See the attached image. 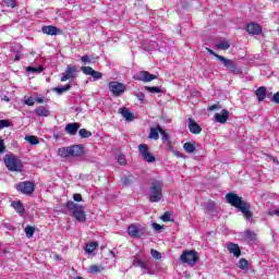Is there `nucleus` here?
Instances as JSON below:
<instances>
[{"label": "nucleus", "mask_w": 279, "mask_h": 279, "mask_svg": "<svg viewBox=\"0 0 279 279\" xmlns=\"http://www.w3.org/2000/svg\"><path fill=\"white\" fill-rule=\"evenodd\" d=\"M81 71L84 73V75H93V72L95 71L93 68L90 66H82Z\"/></svg>", "instance_id": "ea45409f"}, {"label": "nucleus", "mask_w": 279, "mask_h": 279, "mask_svg": "<svg viewBox=\"0 0 279 279\" xmlns=\"http://www.w3.org/2000/svg\"><path fill=\"white\" fill-rule=\"evenodd\" d=\"M16 191L19 193H22L23 195H32L35 191V185L33 182L29 181H23L15 185Z\"/></svg>", "instance_id": "0eeeda50"}, {"label": "nucleus", "mask_w": 279, "mask_h": 279, "mask_svg": "<svg viewBox=\"0 0 279 279\" xmlns=\"http://www.w3.org/2000/svg\"><path fill=\"white\" fill-rule=\"evenodd\" d=\"M162 181H154L149 187V202L156 204L162 199Z\"/></svg>", "instance_id": "7ed1b4c3"}, {"label": "nucleus", "mask_w": 279, "mask_h": 279, "mask_svg": "<svg viewBox=\"0 0 279 279\" xmlns=\"http://www.w3.org/2000/svg\"><path fill=\"white\" fill-rule=\"evenodd\" d=\"M35 231H36V229H34V227H26L25 234H26L27 239H32V236H34Z\"/></svg>", "instance_id": "58836bf2"}, {"label": "nucleus", "mask_w": 279, "mask_h": 279, "mask_svg": "<svg viewBox=\"0 0 279 279\" xmlns=\"http://www.w3.org/2000/svg\"><path fill=\"white\" fill-rule=\"evenodd\" d=\"M161 138L162 141L169 142V134H167V132H165V130L161 129Z\"/></svg>", "instance_id": "3c124183"}, {"label": "nucleus", "mask_w": 279, "mask_h": 279, "mask_svg": "<svg viewBox=\"0 0 279 279\" xmlns=\"http://www.w3.org/2000/svg\"><path fill=\"white\" fill-rule=\"evenodd\" d=\"M183 149L187 153V154H193V151H195V144L187 142L183 145Z\"/></svg>", "instance_id": "c756f323"}, {"label": "nucleus", "mask_w": 279, "mask_h": 279, "mask_svg": "<svg viewBox=\"0 0 279 279\" xmlns=\"http://www.w3.org/2000/svg\"><path fill=\"white\" fill-rule=\"evenodd\" d=\"M56 260H60V255L54 256Z\"/></svg>", "instance_id": "052dcab7"}, {"label": "nucleus", "mask_w": 279, "mask_h": 279, "mask_svg": "<svg viewBox=\"0 0 279 279\" xmlns=\"http://www.w3.org/2000/svg\"><path fill=\"white\" fill-rule=\"evenodd\" d=\"M73 199L74 202H82V194H74Z\"/></svg>", "instance_id": "5fc2aeb1"}, {"label": "nucleus", "mask_w": 279, "mask_h": 279, "mask_svg": "<svg viewBox=\"0 0 279 279\" xmlns=\"http://www.w3.org/2000/svg\"><path fill=\"white\" fill-rule=\"evenodd\" d=\"M58 155L61 156V158H69L71 156L70 147L59 148Z\"/></svg>", "instance_id": "cd10ccee"}, {"label": "nucleus", "mask_w": 279, "mask_h": 279, "mask_svg": "<svg viewBox=\"0 0 279 279\" xmlns=\"http://www.w3.org/2000/svg\"><path fill=\"white\" fill-rule=\"evenodd\" d=\"M180 260L185 265H190V267H194L195 263L199 260V257L197 256V252L195 251H183L180 256Z\"/></svg>", "instance_id": "39448f33"}, {"label": "nucleus", "mask_w": 279, "mask_h": 279, "mask_svg": "<svg viewBox=\"0 0 279 279\" xmlns=\"http://www.w3.org/2000/svg\"><path fill=\"white\" fill-rule=\"evenodd\" d=\"M118 162L119 165H125L126 160H125V155H119L118 156Z\"/></svg>", "instance_id": "09e8293b"}, {"label": "nucleus", "mask_w": 279, "mask_h": 279, "mask_svg": "<svg viewBox=\"0 0 279 279\" xmlns=\"http://www.w3.org/2000/svg\"><path fill=\"white\" fill-rule=\"evenodd\" d=\"M92 77L94 80H101V77H104V74H101V72H97L94 70V72H92Z\"/></svg>", "instance_id": "37998d69"}, {"label": "nucleus", "mask_w": 279, "mask_h": 279, "mask_svg": "<svg viewBox=\"0 0 279 279\" xmlns=\"http://www.w3.org/2000/svg\"><path fill=\"white\" fill-rule=\"evenodd\" d=\"M78 134L82 138H90V136H93V133H90V131L86 130V129H81L78 131Z\"/></svg>", "instance_id": "2f4dec72"}, {"label": "nucleus", "mask_w": 279, "mask_h": 279, "mask_svg": "<svg viewBox=\"0 0 279 279\" xmlns=\"http://www.w3.org/2000/svg\"><path fill=\"white\" fill-rule=\"evenodd\" d=\"M246 32L253 36H258L263 32V28L257 23H251L246 26Z\"/></svg>", "instance_id": "dca6fc26"}, {"label": "nucleus", "mask_w": 279, "mask_h": 279, "mask_svg": "<svg viewBox=\"0 0 279 279\" xmlns=\"http://www.w3.org/2000/svg\"><path fill=\"white\" fill-rule=\"evenodd\" d=\"M144 260H142V259H134L133 260V267H140V268H142V267H144Z\"/></svg>", "instance_id": "79ce46f5"}, {"label": "nucleus", "mask_w": 279, "mask_h": 279, "mask_svg": "<svg viewBox=\"0 0 279 279\" xmlns=\"http://www.w3.org/2000/svg\"><path fill=\"white\" fill-rule=\"evenodd\" d=\"M207 210H209L210 213H217V204L213 201H209L207 203Z\"/></svg>", "instance_id": "e433bc0d"}, {"label": "nucleus", "mask_w": 279, "mask_h": 279, "mask_svg": "<svg viewBox=\"0 0 279 279\" xmlns=\"http://www.w3.org/2000/svg\"><path fill=\"white\" fill-rule=\"evenodd\" d=\"M4 165L9 171H22L23 169V162L14 155H5Z\"/></svg>", "instance_id": "20e7f679"}, {"label": "nucleus", "mask_w": 279, "mask_h": 279, "mask_svg": "<svg viewBox=\"0 0 279 279\" xmlns=\"http://www.w3.org/2000/svg\"><path fill=\"white\" fill-rule=\"evenodd\" d=\"M36 101H37V104H44L45 99L38 97V98H36Z\"/></svg>", "instance_id": "bf43d9fd"}, {"label": "nucleus", "mask_w": 279, "mask_h": 279, "mask_svg": "<svg viewBox=\"0 0 279 279\" xmlns=\"http://www.w3.org/2000/svg\"><path fill=\"white\" fill-rule=\"evenodd\" d=\"M11 206L12 208H14V210H16V213H19V215H23V213H25V207L23 206V203H21V201L13 202Z\"/></svg>", "instance_id": "5701e85b"}, {"label": "nucleus", "mask_w": 279, "mask_h": 279, "mask_svg": "<svg viewBox=\"0 0 279 279\" xmlns=\"http://www.w3.org/2000/svg\"><path fill=\"white\" fill-rule=\"evenodd\" d=\"M138 151L145 162H156V156L149 153L147 144H140Z\"/></svg>", "instance_id": "1a4fd4ad"}, {"label": "nucleus", "mask_w": 279, "mask_h": 279, "mask_svg": "<svg viewBox=\"0 0 279 279\" xmlns=\"http://www.w3.org/2000/svg\"><path fill=\"white\" fill-rule=\"evenodd\" d=\"M37 117H49V111L47 108L40 106L35 110Z\"/></svg>", "instance_id": "c85d7f7f"}, {"label": "nucleus", "mask_w": 279, "mask_h": 279, "mask_svg": "<svg viewBox=\"0 0 279 279\" xmlns=\"http://www.w3.org/2000/svg\"><path fill=\"white\" fill-rule=\"evenodd\" d=\"M41 32L44 34H47V36H58L62 34V31H60L58 27L49 25V26H44L41 28Z\"/></svg>", "instance_id": "2eb2a0df"}, {"label": "nucleus", "mask_w": 279, "mask_h": 279, "mask_svg": "<svg viewBox=\"0 0 279 279\" xmlns=\"http://www.w3.org/2000/svg\"><path fill=\"white\" fill-rule=\"evenodd\" d=\"M135 97L138 99V101H145V94L143 92L135 94Z\"/></svg>", "instance_id": "de8ad7c7"}, {"label": "nucleus", "mask_w": 279, "mask_h": 279, "mask_svg": "<svg viewBox=\"0 0 279 279\" xmlns=\"http://www.w3.org/2000/svg\"><path fill=\"white\" fill-rule=\"evenodd\" d=\"M276 215L279 217V210L276 211Z\"/></svg>", "instance_id": "0e129e2a"}, {"label": "nucleus", "mask_w": 279, "mask_h": 279, "mask_svg": "<svg viewBox=\"0 0 279 279\" xmlns=\"http://www.w3.org/2000/svg\"><path fill=\"white\" fill-rule=\"evenodd\" d=\"M174 154H175V156H179V157H180V154H179L178 151H175Z\"/></svg>", "instance_id": "e2e57ef3"}, {"label": "nucleus", "mask_w": 279, "mask_h": 279, "mask_svg": "<svg viewBox=\"0 0 279 279\" xmlns=\"http://www.w3.org/2000/svg\"><path fill=\"white\" fill-rule=\"evenodd\" d=\"M142 274H148V276H154V270H151V268H149V266L147 264H145L144 262V266L141 267Z\"/></svg>", "instance_id": "72a5a7b5"}, {"label": "nucleus", "mask_w": 279, "mask_h": 279, "mask_svg": "<svg viewBox=\"0 0 279 279\" xmlns=\"http://www.w3.org/2000/svg\"><path fill=\"white\" fill-rule=\"evenodd\" d=\"M26 71H27V73H43L44 68H43V65H39L37 68L36 66H27Z\"/></svg>", "instance_id": "7c9ffc66"}, {"label": "nucleus", "mask_w": 279, "mask_h": 279, "mask_svg": "<svg viewBox=\"0 0 279 279\" xmlns=\"http://www.w3.org/2000/svg\"><path fill=\"white\" fill-rule=\"evenodd\" d=\"M81 61L83 62V64H90L92 60L90 57H88V54H85L81 58Z\"/></svg>", "instance_id": "c03bdc74"}, {"label": "nucleus", "mask_w": 279, "mask_h": 279, "mask_svg": "<svg viewBox=\"0 0 279 279\" xmlns=\"http://www.w3.org/2000/svg\"><path fill=\"white\" fill-rule=\"evenodd\" d=\"M26 106H34V98L29 97L25 100Z\"/></svg>", "instance_id": "864d4df0"}, {"label": "nucleus", "mask_w": 279, "mask_h": 279, "mask_svg": "<svg viewBox=\"0 0 279 279\" xmlns=\"http://www.w3.org/2000/svg\"><path fill=\"white\" fill-rule=\"evenodd\" d=\"M272 101H275V104H279V92L274 95Z\"/></svg>", "instance_id": "4d7b16f0"}, {"label": "nucleus", "mask_w": 279, "mask_h": 279, "mask_svg": "<svg viewBox=\"0 0 279 279\" xmlns=\"http://www.w3.org/2000/svg\"><path fill=\"white\" fill-rule=\"evenodd\" d=\"M4 100H5V101H10V98L5 97Z\"/></svg>", "instance_id": "680f3d73"}, {"label": "nucleus", "mask_w": 279, "mask_h": 279, "mask_svg": "<svg viewBox=\"0 0 279 279\" xmlns=\"http://www.w3.org/2000/svg\"><path fill=\"white\" fill-rule=\"evenodd\" d=\"M134 80H136L137 82L147 83V82H153V80H158V76L147 71H141L134 75Z\"/></svg>", "instance_id": "f8f14e48"}, {"label": "nucleus", "mask_w": 279, "mask_h": 279, "mask_svg": "<svg viewBox=\"0 0 279 279\" xmlns=\"http://www.w3.org/2000/svg\"><path fill=\"white\" fill-rule=\"evenodd\" d=\"M120 113L122 114L123 118H125L126 121H134V114L130 112V109L122 108L120 109Z\"/></svg>", "instance_id": "4be33fe9"}, {"label": "nucleus", "mask_w": 279, "mask_h": 279, "mask_svg": "<svg viewBox=\"0 0 279 279\" xmlns=\"http://www.w3.org/2000/svg\"><path fill=\"white\" fill-rule=\"evenodd\" d=\"M162 221H171V214L168 211L165 213V215L161 216Z\"/></svg>", "instance_id": "8fccbe9b"}, {"label": "nucleus", "mask_w": 279, "mask_h": 279, "mask_svg": "<svg viewBox=\"0 0 279 279\" xmlns=\"http://www.w3.org/2000/svg\"><path fill=\"white\" fill-rule=\"evenodd\" d=\"M128 234L134 239H141L145 234V228L141 227V225H131L128 228Z\"/></svg>", "instance_id": "9b49d317"}, {"label": "nucleus", "mask_w": 279, "mask_h": 279, "mask_svg": "<svg viewBox=\"0 0 279 279\" xmlns=\"http://www.w3.org/2000/svg\"><path fill=\"white\" fill-rule=\"evenodd\" d=\"M187 128L191 134H202V126L193 118L187 119Z\"/></svg>", "instance_id": "ddd939ff"}, {"label": "nucleus", "mask_w": 279, "mask_h": 279, "mask_svg": "<svg viewBox=\"0 0 279 279\" xmlns=\"http://www.w3.org/2000/svg\"><path fill=\"white\" fill-rule=\"evenodd\" d=\"M84 154V147L82 145L70 146V156H82Z\"/></svg>", "instance_id": "aec40b11"}, {"label": "nucleus", "mask_w": 279, "mask_h": 279, "mask_svg": "<svg viewBox=\"0 0 279 279\" xmlns=\"http://www.w3.org/2000/svg\"><path fill=\"white\" fill-rule=\"evenodd\" d=\"M153 228L154 230H156L158 232V230H162V227L156 222L153 223Z\"/></svg>", "instance_id": "6e6d98bb"}, {"label": "nucleus", "mask_w": 279, "mask_h": 279, "mask_svg": "<svg viewBox=\"0 0 279 279\" xmlns=\"http://www.w3.org/2000/svg\"><path fill=\"white\" fill-rule=\"evenodd\" d=\"M5 151V144L3 140L0 137V154H3Z\"/></svg>", "instance_id": "603ef678"}, {"label": "nucleus", "mask_w": 279, "mask_h": 279, "mask_svg": "<svg viewBox=\"0 0 279 279\" xmlns=\"http://www.w3.org/2000/svg\"><path fill=\"white\" fill-rule=\"evenodd\" d=\"M217 108H219L217 105L209 106L208 111L213 112V110H217Z\"/></svg>", "instance_id": "13d9d810"}, {"label": "nucleus", "mask_w": 279, "mask_h": 279, "mask_svg": "<svg viewBox=\"0 0 279 279\" xmlns=\"http://www.w3.org/2000/svg\"><path fill=\"white\" fill-rule=\"evenodd\" d=\"M109 90L113 97H121L125 93V84L119 83L118 81L109 82Z\"/></svg>", "instance_id": "6e6552de"}, {"label": "nucleus", "mask_w": 279, "mask_h": 279, "mask_svg": "<svg viewBox=\"0 0 279 279\" xmlns=\"http://www.w3.org/2000/svg\"><path fill=\"white\" fill-rule=\"evenodd\" d=\"M230 117V111L226 110V109H222L220 111V113H216L214 119L216 121V123H227L228 122V119Z\"/></svg>", "instance_id": "4468645a"}, {"label": "nucleus", "mask_w": 279, "mask_h": 279, "mask_svg": "<svg viewBox=\"0 0 279 279\" xmlns=\"http://www.w3.org/2000/svg\"><path fill=\"white\" fill-rule=\"evenodd\" d=\"M244 239L248 241V243H256V233L247 230L244 232Z\"/></svg>", "instance_id": "a878e982"}, {"label": "nucleus", "mask_w": 279, "mask_h": 279, "mask_svg": "<svg viewBox=\"0 0 279 279\" xmlns=\"http://www.w3.org/2000/svg\"><path fill=\"white\" fill-rule=\"evenodd\" d=\"M145 88L148 93H153V94L162 93V89L159 86H153V87L146 86Z\"/></svg>", "instance_id": "4c0bfd02"}, {"label": "nucleus", "mask_w": 279, "mask_h": 279, "mask_svg": "<svg viewBox=\"0 0 279 279\" xmlns=\"http://www.w3.org/2000/svg\"><path fill=\"white\" fill-rule=\"evenodd\" d=\"M216 49H220L221 51H228L230 49V40L223 39L216 44Z\"/></svg>", "instance_id": "412c9836"}, {"label": "nucleus", "mask_w": 279, "mask_h": 279, "mask_svg": "<svg viewBox=\"0 0 279 279\" xmlns=\"http://www.w3.org/2000/svg\"><path fill=\"white\" fill-rule=\"evenodd\" d=\"M101 271H104V268L101 266L92 265L89 267V274H99Z\"/></svg>", "instance_id": "f704fd0d"}, {"label": "nucleus", "mask_w": 279, "mask_h": 279, "mask_svg": "<svg viewBox=\"0 0 279 279\" xmlns=\"http://www.w3.org/2000/svg\"><path fill=\"white\" fill-rule=\"evenodd\" d=\"M97 247H99V243L89 242L85 246V252H86V254H93V252H95L97 250Z\"/></svg>", "instance_id": "b1692460"}, {"label": "nucleus", "mask_w": 279, "mask_h": 279, "mask_svg": "<svg viewBox=\"0 0 279 279\" xmlns=\"http://www.w3.org/2000/svg\"><path fill=\"white\" fill-rule=\"evenodd\" d=\"M65 206L68 209H70V211L72 213L76 221H80L81 223H84V221H86V214L84 213V206L75 204L73 201H69L65 204Z\"/></svg>", "instance_id": "f03ea898"}, {"label": "nucleus", "mask_w": 279, "mask_h": 279, "mask_svg": "<svg viewBox=\"0 0 279 279\" xmlns=\"http://www.w3.org/2000/svg\"><path fill=\"white\" fill-rule=\"evenodd\" d=\"M25 141L29 143V145H38V137L34 135L25 136Z\"/></svg>", "instance_id": "473e14b6"}, {"label": "nucleus", "mask_w": 279, "mask_h": 279, "mask_svg": "<svg viewBox=\"0 0 279 279\" xmlns=\"http://www.w3.org/2000/svg\"><path fill=\"white\" fill-rule=\"evenodd\" d=\"M77 77V68L69 64L61 76V82H66L69 80H75Z\"/></svg>", "instance_id": "9d476101"}, {"label": "nucleus", "mask_w": 279, "mask_h": 279, "mask_svg": "<svg viewBox=\"0 0 279 279\" xmlns=\"http://www.w3.org/2000/svg\"><path fill=\"white\" fill-rule=\"evenodd\" d=\"M227 203L233 206L234 208H238L240 213L245 217V219H248V221H252V213L250 211V204L245 203L243 198L235 193H228L226 195Z\"/></svg>", "instance_id": "f257e3e1"}, {"label": "nucleus", "mask_w": 279, "mask_h": 279, "mask_svg": "<svg viewBox=\"0 0 279 279\" xmlns=\"http://www.w3.org/2000/svg\"><path fill=\"white\" fill-rule=\"evenodd\" d=\"M227 250L230 254H233L235 258H239V256H241V248L239 247V244L229 243L227 245Z\"/></svg>", "instance_id": "a211bd4d"}, {"label": "nucleus", "mask_w": 279, "mask_h": 279, "mask_svg": "<svg viewBox=\"0 0 279 279\" xmlns=\"http://www.w3.org/2000/svg\"><path fill=\"white\" fill-rule=\"evenodd\" d=\"M160 132H162V128L160 125H157V128H150L148 138H151L153 141H158L160 138Z\"/></svg>", "instance_id": "6ab92c4d"}, {"label": "nucleus", "mask_w": 279, "mask_h": 279, "mask_svg": "<svg viewBox=\"0 0 279 279\" xmlns=\"http://www.w3.org/2000/svg\"><path fill=\"white\" fill-rule=\"evenodd\" d=\"M248 263L245 258L240 259V269H245L247 267Z\"/></svg>", "instance_id": "49530a36"}, {"label": "nucleus", "mask_w": 279, "mask_h": 279, "mask_svg": "<svg viewBox=\"0 0 279 279\" xmlns=\"http://www.w3.org/2000/svg\"><path fill=\"white\" fill-rule=\"evenodd\" d=\"M3 128H10V121L0 120V130H3Z\"/></svg>", "instance_id": "a18cd8bd"}, {"label": "nucleus", "mask_w": 279, "mask_h": 279, "mask_svg": "<svg viewBox=\"0 0 279 279\" xmlns=\"http://www.w3.org/2000/svg\"><path fill=\"white\" fill-rule=\"evenodd\" d=\"M150 255L153 256V258H155V260H160L162 258V254L154 248L150 250Z\"/></svg>", "instance_id": "a19ab883"}, {"label": "nucleus", "mask_w": 279, "mask_h": 279, "mask_svg": "<svg viewBox=\"0 0 279 279\" xmlns=\"http://www.w3.org/2000/svg\"><path fill=\"white\" fill-rule=\"evenodd\" d=\"M132 182H134V177H132V175H128L122 179V184L124 186H130V184H132Z\"/></svg>", "instance_id": "c9c22d12"}, {"label": "nucleus", "mask_w": 279, "mask_h": 279, "mask_svg": "<svg viewBox=\"0 0 279 279\" xmlns=\"http://www.w3.org/2000/svg\"><path fill=\"white\" fill-rule=\"evenodd\" d=\"M255 94L257 95L258 101H264L265 97H267V89L265 87H259Z\"/></svg>", "instance_id": "393cba45"}, {"label": "nucleus", "mask_w": 279, "mask_h": 279, "mask_svg": "<svg viewBox=\"0 0 279 279\" xmlns=\"http://www.w3.org/2000/svg\"><path fill=\"white\" fill-rule=\"evenodd\" d=\"M207 51L210 53V56H215V58H217V60H219V62H222V64L232 71V73H234V71H236V65L234 64V61L230 60V59H226V57L217 54L213 49L210 48H206Z\"/></svg>", "instance_id": "423d86ee"}, {"label": "nucleus", "mask_w": 279, "mask_h": 279, "mask_svg": "<svg viewBox=\"0 0 279 279\" xmlns=\"http://www.w3.org/2000/svg\"><path fill=\"white\" fill-rule=\"evenodd\" d=\"M54 93L57 95H62V93H68V90H71V84H66L64 86H59L53 88Z\"/></svg>", "instance_id": "bb28decb"}, {"label": "nucleus", "mask_w": 279, "mask_h": 279, "mask_svg": "<svg viewBox=\"0 0 279 279\" xmlns=\"http://www.w3.org/2000/svg\"><path fill=\"white\" fill-rule=\"evenodd\" d=\"M81 125L77 122L74 123H68L65 125V132L66 134H70V136H75L77 134V130H80Z\"/></svg>", "instance_id": "f3484780"}]
</instances>
